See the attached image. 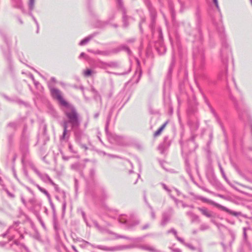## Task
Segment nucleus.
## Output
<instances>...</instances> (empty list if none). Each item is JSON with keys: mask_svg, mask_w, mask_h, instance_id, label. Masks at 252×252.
<instances>
[{"mask_svg": "<svg viewBox=\"0 0 252 252\" xmlns=\"http://www.w3.org/2000/svg\"><path fill=\"white\" fill-rule=\"evenodd\" d=\"M167 124V122H165L163 125H162L161 126V127L155 132L154 136L155 137H156V136H158L159 135H160V133H161V132L162 131V130L164 129V128L166 126Z\"/></svg>", "mask_w": 252, "mask_h": 252, "instance_id": "7ed1b4c3", "label": "nucleus"}, {"mask_svg": "<svg viewBox=\"0 0 252 252\" xmlns=\"http://www.w3.org/2000/svg\"><path fill=\"white\" fill-rule=\"evenodd\" d=\"M214 2L215 3L216 6H218V2L217 0H213Z\"/></svg>", "mask_w": 252, "mask_h": 252, "instance_id": "0eeeda50", "label": "nucleus"}, {"mask_svg": "<svg viewBox=\"0 0 252 252\" xmlns=\"http://www.w3.org/2000/svg\"><path fill=\"white\" fill-rule=\"evenodd\" d=\"M217 206L219 207H220V208H221L222 210L227 212H228L229 213H230V214L233 215V216H237L238 215V213H236V212H233V211H231L230 210H229L228 209H227V208H226L225 207H223V206H221L220 205H217Z\"/></svg>", "mask_w": 252, "mask_h": 252, "instance_id": "20e7f679", "label": "nucleus"}, {"mask_svg": "<svg viewBox=\"0 0 252 252\" xmlns=\"http://www.w3.org/2000/svg\"><path fill=\"white\" fill-rule=\"evenodd\" d=\"M85 75L88 76L91 74V71L90 69H87L84 72Z\"/></svg>", "mask_w": 252, "mask_h": 252, "instance_id": "39448f33", "label": "nucleus"}, {"mask_svg": "<svg viewBox=\"0 0 252 252\" xmlns=\"http://www.w3.org/2000/svg\"><path fill=\"white\" fill-rule=\"evenodd\" d=\"M86 42V41H81V44H83L84 43H85Z\"/></svg>", "mask_w": 252, "mask_h": 252, "instance_id": "1a4fd4ad", "label": "nucleus"}, {"mask_svg": "<svg viewBox=\"0 0 252 252\" xmlns=\"http://www.w3.org/2000/svg\"><path fill=\"white\" fill-rule=\"evenodd\" d=\"M203 213H204V214L207 215V211H206V210H204V211H203Z\"/></svg>", "mask_w": 252, "mask_h": 252, "instance_id": "6e6552de", "label": "nucleus"}, {"mask_svg": "<svg viewBox=\"0 0 252 252\" xmlns=\"http://www.w3.org/2000/svg\"><path fill=\"white\" fill-rule=\"evenodd\" d=\"M51 91L52 96L56 98L62 105L64 106H69V104L63 99L62 93L59 90L52 89Z\"/></svg>", "mask_w": 252, "mask_h": 252, "instance_id": "f257e3e1", "label": "nucleus"}, {"mask_svg": "<svg viewBox=\"0 0 252 252\" xmlns=\"http://www.w3.org/2000/svg\"><path fill=\"white\" fill-rule=\"evenodd\" d=\"M69 106H66L69 109V112H66V115L68 118L69 119L70 122L75 124L77 122V116L76 112L73 107L69 104Z\"/></svg>", "mask_w": 252, "mask_h": 252, "instance_id": "f03ea898", "label": "nucleus"}, {"mask_svg": "<svg viewBox=\"0 0 252 252\" xmlns=\"http://www.w3.org/2000/svg\"><path fill=\"white\" fill-rule=\"evenodd\" d=\"M66 129H67V126H66V124H65L64 126V132H63L64 135L65 134Z\"/></svg>", "mask_w": 252, "mask_h": 252, "instance_id": "423d86ee", "label": "nucleus"}]
</instances>
